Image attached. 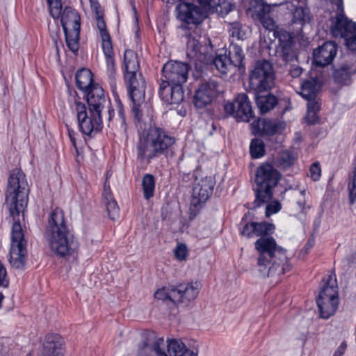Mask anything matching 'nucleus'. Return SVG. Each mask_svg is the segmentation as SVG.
Here are the masks:
<instances>
[{
  "instance_id": "f257e3e1",
  "label": "nucleus",
  "mask_w": 356,
  "mask_h": 356,
  "mask_svg": "<svg viewBox=\"0 0 356 356\" xmlns=\"http://www.w3.org/2000/svg\"><path fill=\"white\" fill-rule=\"evenodd\" d=\"M274 230V225L267 222H251L245 225L242 234L248 237L260 236L254 243L257 252V270L262 277L277 281L280 277L291 269L288 264L286 250L278 245L268 235Z\"/></svg>"
},
{
  "instance_id": "f03ea898",
  "label": "nucleus",
  "mask_w": 356,
  "mask_h": 356,
  "mask_svg": "<svg viewBox=\"0 0 356 356\" xmlns=\"http://www.w3.org/2000/svg\"><path fill=\"white\" fill-rule=\"evenodd\" d=\"M46 239L51 252L62 258L72 256L78 248V243L70 232L63 211L59 208L51 213Z\"/></svg>"
},
{
  "instance_id": "7ed1b4c3",
  "label": "nucleus",
  "mask_w": 356,
  "mask_h": 356,
  "mask_svg": "<svg viewBox=\"0 0 356 356\" xmlns=\"http://www.w3.org/2000/svg\"><path fill=\"white\" fill-rule=\"evenodd\" d=\"M189 71L188 64L169 61L163 67L164 79L160 85L159 94L168 104H179L184 100V91L181 85L187 79Z\"/></svg>"
},
{
  "instance_id": "20e7f679",
  "label": "nucleus",
  "mask_w": 356,
  "mask_h": 356,
  "mask_svg": "<svg viewBox=\"0 0 356 356\" xmlns=\"http://www.w3.org/2000/svg\"><path fill=\"white\" fill-rule=\"evenodd\" d=\"M175 139L163 129L153 127L143 131L136 145L137 157L144 163H149L169 149Z\"/></svg>"
},
{
  "instance_id": "39448f33",
  "label": "nucleus",
  "mask_w": 356,
  "mask_h": 356,
  "mask_svg": "<svg viewBox=\"0 0 356 356\" xmlns=\"http://www.w3.org/2000/svg\"><path fill=\"white\" fill-rule=\"evenodd\" d=\"M29 186L25 175L19 170L12 171L8 179L6 202L13 218L24 212L28 202Z\"/></svg>"
},
{
  "instance_id": "423d86ee",
  "label": "nucleus",
  "mask_w": 356,
  "mask_h": 356,
  "mask_svg": "<svg viewBox=\"0 0 356 356\" xmlns=\"http://www.w3.org/2000/svg\"><path fill=\"white\" fill-rule=\"evenodd\" d=\"M200 288L201 284L197 282L184 283L158 289L154 297L167 305H177L182 303L188 305L197 297Z\"/></svg>"
},
{
  "instance_id": "0eeeda50",
  "label": "nucleus",
  "mask_w": 356,
  "mask_h": 356,
  "mask_svg": "<svg viewBox=\"0 0 356 356\" xmlns=\"http://www.w3.org/2000/svg\"><path fill=\"white\" fill-rule=\"evenodd\" d=\"M280 172L273 165L264 163L260 165L255 173L254 181L257 184V201L267 202L273 197V188L280 179Z\"/></svg>"
},
{
  "instance_id": "6e6552de",
  "label": "nucleus",
  "mask_w": 356,
  "mask_h": 356,
  "mask_svg": "<svg viewBox=\"0 0 356 356\" xmlns=\"http://www.w3.org/2000/svg\"><path fill=\"white\" fill-rule=\"evenodd\" d=\"M59 15L57 17H54L51 12L50 6L47 1L49 13L54 19H58L60 17L62 26L65 35L67 45L68 48L74 53L79 49L80 16L75 10L71 8H65L63 11L61 0H59Z\"/></svg>"
},
{
  "instance_id": "1a4fd4ad",
  "label": "nucleus",
  "mask_w": 356,
  "mask_h": 356,
  "mask_svg": "<svg viewBox=\"0 0 356 356\" xmlns=\"http://www.w3.org/2000/svg\"><path fill=\"white\" fill-rule=\"evenodd\" d=\"M72 109L76 113L80 131L88 136L98 132L102 128L103 119L107 120V116L100 113L87 109L86 105L75 97Z\"/></svg>"
},
{
  "instance_id": "9d476101",
  "label": "nucleus",
  "mask_w": 356,
  "mask_h": 356,
  "mask_svg": "<svg viewBox=\"0 0 356 356\" xmlns=\"http://www.w3.org/2000/svg\"><path fill=\"white\" fill-rule=\"evenodd\" d=\"M27 239L25 232L19 222L15 220L11 229V243L9 252V262L17 269H22L27 256Z\"/></svg>"
},
{
  "instance_id": "9b49d317",
  "label": "nucleus",
  "mask_w": 356,
  "mask_h": 356,
  "mask_svg": "<svg viewBox=\"0 0 356 356\" xmlns=\"http://www.w3.org/2000/svg\"><path fill=\"white\" fill-rule=\"evenodd\" d=\"M90 7L95 13V17L99 35L102 38V46L106 58L107 73L111 81L115 75V63L113 58V47L111 37L106 29V23L103 18V11L97 0H90Z\"/></svg>"
},
{
  "instance_id": "f8f14e48",
  "label": "nucleus",
  "mask_w": 356,
  "mask_h": 356,
  "mask_svg": "<svg viewBox=\"0 0 356 356\" xmlns=\"http://www.w3.org/2000/svg\"><path fill=\"white\" fill-rule=\"evenodd\" d=\"M215 54L209 38H202L197 34H191L187 42L186 54L196 66L209 65Z\"/></svg>"
},
{
  "instance_id": "ddd939ff",
  "label": "nucleus",
  "mask_w": 356,
  "mask_h": 356,
  "mask_svg": "<svg viewBox=\"0 0 356 356\" xmlns=\"http://www.w3.org/2000/svg\"><path fill=\"white\" fill-rule=\"evenodd\" d=\"M317 305L321 317L328 318L337 311L339 306L338 288L334 276L329 275L325 284L323 286Z\"/></svg>"
},
{
  "instance_id": "4468645a",
  "label": "nucleus",
  "mask_w": 356,
  "mask_h": 356,
  "mask_svg": "<svg viewBox=\"0 0 356 356\" xmlns=\"http://www.w3.org/2000/svg\"><path fill=\"white\" fill-rule=\"evenodd\" d=\"M249 79L250 88L257 92L270 89L275 80L272 64L266 60L256 62L250 71Z\"/></svg>"
},
{
  "instance_id": "2eb2a0df",
  "label": "nucleus",
  "mask_w": 356,
  "mask_h": 356,
  "mask_svg": "<svg viewBox=\"0 0 356 356\" xmlns=\"http://www.w3.org/2000/svg\"><path fill=\"white\" fill-rule=\"evenodd\" d=\"M336 7V15L332 18L331 32L336 38H344L345 44L348 39L353 38L356 31V24L343 15L342 0H331Z\"/></svg>"
},
{
  "instance_id": "dca6fc26",
  "label": "nucleus",
  "mask_w": 356,
  "mask_h": 356,
  "mask_svg": "<svg viewBox=\"0 0 356 356\" xmlns=\"http://www.w3.org/2000/svg\"><path fill=\"white\" fill-rule=\"evenodd\" d=\"M159 356H198L197 348H190L179 339H170L165 342L159 339L154 346Z\"/></svg>"
},
{
  "instance_id": "f3484780",
  "label": "nucleus",
  "mask_w": 356,
  "mask_h": 356,
  "mask_svg": "<svg viewBox=\"0 0 356 356\" xmlns=\"http://www.w3.org/2000/svg\"><path fill=\"white\" fill-rule=\"evenodd\" d=\"M87 102L88 108L107 116V121L110 122L114 114L111 106L109 99L106 97L103 88L98 84L93 85L87 91Z\"/></svg>"
},
{
  "instance_id": "a211bd4d",
  "label": "nucleus",
  "mask_w": 356,
  "mask_h": 356,
  "mask_svg": "<svg viewBox=\"0 0 356 356\" xmlns=\"http://www.w3.org/2000/svg\"><path fill=\"white\" fill-rule=\"evenodd\" d=\"M249 15L256 23H259L266 30L275 31L278 27L270 16V6L261 0H254L250 3Z\"/></svg>"
},
{
  "instance_id": "6ab92c4d",
  "label": "nucleus",
  "mask_w": 356,
  "mask_h": 356,
  "mask_svg": "<svg viewBox=\"0 0 356 356\" xmlns=\"http://www.w3.org/2000/svg\"><path fill=\"white\" fill-rule=\"evenodd\" d=\"M225 111L241 121L249 122L253 118L250 102L246 94L238 95L233 102H228L224 106Z\"/></svg>"
},
{
  "instance_id": "aec40b11",
  "label": "nucleus",
  "mask_w": 356,
  "mask_h": 356,
  "mask_svg": "<svg viewBox=\"0 0 356 356\" xmlns=\"http://www.w3.org/2000/svg\"><path fill=\"white\" fill-rule=\"evenodd\" d=\"M220 92L217 81L209 79L202 83L196 90L193 103L197 108H204L210 104Z\"/></svg>"
},
{
  "instance_id": "412c9836",
  "label": "nucleus",
  "mask_w": 356,
  "mask_h": 356,
  "mask_svg": "<svg viewBox=\"0 0 356 356\" xmlns=\"http://www.w3.org/2000/svg\"><path fill=\"white\" fill-rule=\"evenodd\" d=\"M274 35L278 38L276 54L286 62L296 59V53L293 49V37L285 30L278 29L273 31Z\"/></svg>"
},
{
  "instance_id": "4be33fe9",
  "label": "nucleus",
  "mask_w": 356,
  "mask_h": 356,
  "mask_svg": "<svg viewBox=\"0 0 356 356\" xmlns=\"http://www.w3.org/2000/svg\"><path fill=\"white\" fill-rule=\"evenodd\" d=\"M213 186L214 182L210 177L196 181L193 188L191 206L196 208L206 202L213 192Z\"/></svg>"
},
{
  "instance_id": "5701e85b",
  "label": "nucleus",
  "mask_w": 356,
  "mask_h": 356,
  "mask_svg": "<svg viewBox=\"0 0 356 356\" xmlns=\"http://www.w3.org/2000/svg\"><path fill=\"white\" fill-rule=\"evenodd\" d=\"M177 9L178 18L188 24L200 23L205 17L204 12L193 3L181 2Z\"/></svg>"
},
{
  "instance_id": "b1692460",
  "label": "nucleus",
  "mask_w": 356,
  "mask_h": 356,
  "mask_svg": "<svg viewBox=\"0 0 356 356\" xmlns=\"http://www.w3.org/2000/svg\"><path fill=\"white\" fill-rule=\"evenodd\" d=\"M41 356H65V341L58 334L46 335Z\"/></svg>"
},
{
  "instance_id": "393cba45",
  "label": "nucleus",
  "mask_w": 356,
  "mask_h": 356,
  "mask_svg": "<svg viewBox=\"0 0 356 356\" xmlns=\"http://www.w3.org/2000/svg\"><path fill=\"white\" fill-rule=\"evenodd\" d=\"M337 54V45L333 42H326L314 50V62L317 66L329 65Z\"/></svg>"
},
{
  "instance_id": "a878e982",
  "label": "nucleus",
  "mask_w": 356,
  "mask_h": 356,
  "mask_svg": "<svg viewBox=\"0 0 356 356\" xmlns=\"http://www.w3.org/2000/svg\"><path fill=\"white\" fill-rule=\"evenodd\" d=\"M254 127H257L255 131L257 134H266L268 136L274 135L283 130L285 124L277 120L261 119L252 123Z\"/></svg>"
},
{
  "instance_id": "bb28decb",
  "label": "nucleus",
  "mask_w": 356,
  "mask_h": 356,
  "mask_svg": "<svg viewBox=\"0 0 356 356\" xmlns=\"http://www.w3.org/2000/svg\"><path fill=\"white\" fill-rule=\"evenodd\" d=\"M284 4L291 12L294 23L303 24L309 19L308 10L304 8L302 2L299 0H289Z\"/></svg>"
},
{
  "instance_id": "cd10ccee",
  "label": "nucleus",
  "mask_w": 356,
  "mask_h": 356,
  "mask_svg": "<svg viewBox=\"0 0 356 356\" xmlns=\"http://www.w3.org/2000/svg\"><path fill=\"white\" fill-rule=\"evenodd\" d=\"M133 102L132 113L135 120L140 121L143 117V111L145 107V88L129 91Z\"/></svg>"
},
{
  "instance_id": "c85d7f7f",
  "label": "nucleus",
  "mask_w": 356,
  "mask_h": 356,
  "mask_svg": "<svg viewBox=\"0 0 356 356\" xmlns=\"http://www.w3.org/2000/svg\"><path fill=\"white\" fill-rule=\"evenodd\" d=\"M202 8L209 12L227 13L232 9L231 3L225 0H199Z\"/></svg>"
},
{
  "instance_id": "c756f323",
  "label": "nucleus",
  "mask_w": 356,
  "mask_h": 356,
  "mask_svg": "<svg viewBox=\"0 0 356 356\" xmlns=\"http://www.w3.org/2000/svg\"><path fill=\"white\" fill-rule=\"evenodd\" d=\"M124 77L137 74L140 72V64L138 55L131 50H126L124 54Z\"/></svg>"
},
{
  "instance_id": "7c9ffc66",
  "label": "nucleus",
  "mask_w": 356,
  "mask_h": 356,
  "mask_svg": "<svg viewBox=\"0 0 356 356\" xmlns=\"http://www.w3.org/2000/svg\"><path fill=\"white\" fill-rule=\"evenodd\" d=\"M355 72L356 67L353 65L343 64L334 70L333 76L337 82L347 85Z\"/></svg>"
},
{
  "instance_id": "2f4dec72",
  "label": "nucleus",
  "mask_w": 356,
  "mask_h": 356,
  "mask_svg": "<svg viewBox=\"0 0 356 356\" xmlns=\"http://www.w3.org/2000/svg\"><path fill=\"white\" fill-rule=\"evenodd\" d=\"M76 86L83 91H88L94 85L92 83V74L88 69H81L76 74Z\"/></svg>"
},
{
  "instance_id": "473e14b6",
  "label": "nucleus",
  "mask_w": 356,
  "mask_h": 356,
  "mask_svg": "<svg viewBox=\"0 0 356 356\" xmlns=\"http://www.w3.org/2000/svg\"><path fill=\"white\" fill-rule=\"evenodd\" d=\"M257 104L261 113H267L277 104V99L273 95H257Z\"/></svg>"
},
{
  "instance_id": "72a5a7b5",
  "label": "nucleus",
  "mask_w": 356,
  "mask_h": 356,
  "mask_svg": "<svg viewBox=\"0 0 356 356\" xmlns=\"http://www.w3.org/2000/svg\"><path fill=\"white\" fill-rule=\"evenodd\" d=\"M317 85L314 79L305 81L301 86L300 95L305 99L316 98L317 96Z\"/></svg>"
},
{
  "instance_id": "f704fd0d",
  "label": "nucleus",
  "mask_w": 356,
  "mask_h": 356,
  "mask_svg": "<svg viewBox=\"0 0 356 356\" xmlns=\"http://www.w3.org/2000/svg\"><path fill=\"white\" fill-rule=\"evenodd\" d=\"M209 64L215 65L216 68L222 74H225L229 70L232 65L229 59L225 55L215 56L213 55L212 60Z\"/></svg>"
},
{
  "instance_id": "c9c22d12",
  "label": "nucleus",
  "mask_w": 356,
  "mask_h": 356,
  "mask_svg": "<svg viewBox=\"0 0 356 356\" xmlns=\"http://www.w3.org/2000/svg\"><path fill=\"white\" fill-rule=\"evenodd\" d=\"M126 82L128 85L129 91L135 90L140 87L146 88L145 81L140 73L137 74L125 76Z\"/></svg>"
},
{
  "instance_id": "e433bc0d",
  "label": "nucleus",
  "mask_w": 356,
  "mask_h": 356,
  "mask_svg": "<svg viewBox=\"0 0 356 356\" xmlns=\"http://www.w3.org/2000/svg\"><path fill=\"white\" fill-rule=\"evenodd\" d=\"M250 152L254 159H259L263 156L265 154L264 143L261 139H253L250 143Z\"/></svg>"
},
{
  "instance_id": "4c0bfd02",
  "label": "nucleus",
  "mask_w": 356,
  "mask_h": 356,
  "mask_svg": "<svg viewBox=\"0 0 356 356\" xmlns=\"http://www.w3.org/2000/svg\"><path fill=\"white\" fill-rule=\"evenodd\" d=\"M244 56L241 48L237 45H232L229 49V60L235 67L242 65Z\"/></svg>"
},
{
  "instance_id": "58836bf2",
  "label": "nucleus",
  "mask_w": 356,
  "mask_h": 356,
  "mask_svg": "<svg viewBox=\"0 0 356 356\" xmlns=\"http://www.w3.org/2000/svg\"><path fill=\"white\" fill-rule=\"evenodd\" d=\"M143 189L145 199L149 200L154 195V179L152 175L147 174L143 177Z\"/></svg>"
},
{
  "instance_id": "ea45409f",
  "label": "nucleus",
  "mask_w": 356,
  "mask_h": 356,
  "mask_svg": "<svg viewBox=\"0 0 356 356\" xmlns=\"http://www.w3.org/2000/svg\"><path fill=\"white\" fill-rule=\"evenodd\" d=\"M160 338L155 339L151 343L145 344L140 350L139 356H159L154 348Z\"/></svg>"
},
{
  "instance_id": "a19ab883",
  "label": "nucleus",
  "mask_w": 356,
  "mask_h": 356,
  "mask_svg": "<svg viewBox=\"0 0 356 356\" xmlns=\"http://www.w3.org/2000/svg\"><path fill=\"white\" fill-rule=\"evenodd\" d=\"M175 257L179 261H184L188 255V251L186 245L183 243L177 245L174 250Z\"/></svg>"
},
{
  "instance_id": "79ce46f5",
  "label": "nucleus",
  "mask_w": 356,
  "mask_h": 356,
  "mask_svg": "<svg viewBox=\"0 0 356 356\" xmlns=\"http://www.w3.org/2000/svg\"><path fill=\"white\" fill-rule=\"evenodd\" d=\"M230 32L231 35L238 40H243L245 38L246 33L240 24H234L230 29Z\"/></svg>"
},
{
  "instance_id": "37998d69",
  "label": "nucleus",
  "mask_w": 356,
  "mask_h": 356,
  "mask_svg": "<svg viewBox=\"0 0 356 356\" xmlns=\"http://www.w3.org/2000/svg\"><path fill=\"white\" fill-rule=\"evenodd\" d=\"M108 214L112 220H115L118 213V207L115 200L105 202Z\"/></svg>"
},
{
  "instance_id": "c03bdc74",
  "label": "nucleus",
  "mask_w": 356,
  "mask_h": 356,
  "mask_svg": "<svg viewBox=\"0 0 356 356\" xmlns=\"http://www.w3.org/2000/svg\"><path fill=\"white\" fill-rule=\"evenodd\" d=\"M321 175V170L319 163H313L309 168V177L314 181L319 179Z\"/></svg>"
},
{
  "instance_id": "a18cd8bd",
  "label": "nucleus",
  "mask_w": 356,
  "mask_h": 356,
  "mask_svg": "<svg viewBox=\"0 0 356 356\" xmlns=\"http://www.w3.org/2000/svg\"><path fill=\"white\" fill-rule=\"evenodd\" d=\"M281 209V205L277 201H274L266 206V216L269 217L270 215L277 213Z\"/></svg>"
},
{
  "instance_id": "49530a36",
  "label": "nucleus",
  "mask_w": 356,
  "mask_h": 356,
  "mask_svg": "<svg viewBox=\"0 0 356 356\" xmlns=\"http://www.w3.org/2000/svg\"><path fill=\"white\" fill-rule=\"evenodd\" d=\"M294 161L293 156L288 152H284L280 156V162L284 167H288L293 164Z\"/></svg>"
},
{
  "instance_id": "de8ad7c7",
  "label": "nucleus",
  "mask_w": 356,
  "mask_h": 356,
  "mask_svg": "<svg viewBox=\"0 0 356 356\" xmlns=\"http://www.w3.org/2000/svg\"><path fill=\"white\" fill-rule=\"evenodd\" d=\"M103 197L105 200V202L107 201H111L114 200L113 197V194L111 191L110 185L108 182V177H106V179L104 183V192H103Z\"/></svg>"
},
{
  "instance_id": "09e8293b",
  "label": "nucleus",
  "mask_w": 356,
  "mask_h": 356,
  "mask_svg": "<svg viewBox=\"0 0 356 356\" xmlns=\"http://www.w3.org/2000/svg\"><path fill=\"white\" fill-rule=\"evenodd\" d=\"M307 109H311L312 111H318L320 109V100L318 98H317V96L316 98H312L311 99H307Z\"/></svg>"
},
{
  "instance_id": "8fccbe9b",
  "label": "nucleus",
  "mask_w": 356,
  "mask_h": 356,
  "mask_svg": "<svg viewBox=\"0 0 356 356\" xmlns=\"http://www.w3.org/2000/svg\"><path fill=\"white\" fill-rule=\"evenodd\" d=\"M52 15L57 17L59 15L60 2L59 0H48Z\"/></svg>"
},
{
  "instance_id": "3c124183",
  "label": "nucleus",
  "mask_w": 356,
  "mask_h": 356,
  "mask_svg": "<svg viewBox=\"0 0 356 356\" xmlns=\"http://www.w3.org/2000/svg\"><path fill=\"white\" fill-rule=\"evenodd\" d=\"M8 284L7 272L3 265L0 262V286H6Z\"/></svg>"
},
{
  "instance_id": "603ef678",
  "label": "nucleus",
  "mask_w": 356,
  "mask_h": 356,
  "mask_svg": "<svg viewBox=\"0 0 356 356\" xmlns=\"http://www.w3.org/2000/svg\"><path fill=\"white\" fill-rule=\"evenodd\" d=\"M316 113H317V111H312L311 109H307V115L306 116V120L309 123H311V124L315 123L318 120Z\"/></svg>"
},
{
  "instance_id": "864d4df0",
  "label": "nucleus",
  "mask_w": 356,
  "mask_h": 356,
  "mask_svg": "<svg viewBox=\"0 0 356 356\" xmlns=\"http://www.w3.org/2000/svg\"><path fill=\"white\" fill-rule=\"evenodd\" d=\"M302 68L298 66H293L289 71V74L293 78H297L302 74Z\"/></svg>"
},
{
  "instance_id": "5fc2aeb1",
  "label": "nucleus",
  "mask_w": 356,
  "mask_h": 356,
  "mask_svg": "<svg viewBox=\"0 0 356 356\" xmlns=\"http://www.w3.org/2000/svg\"><path fill=\"white\" fill-rule=\"evenodd\" d=\"M347 348V344L345 341L342 342L334 352L333 356H342Z\"/></svg>"
},
{
  "instance_id": "6e6d98bb",
  "label": "nucleus",
  "mask_w": 356,
  "mask_h": 356,
  "mask_svg": "<svg viewBox=\"0 0 356 356\" xmlns=\"http://www.w3.org/2000/svg\"><path fill=\"white\" fill-rule=\"evenodd\" d=\"M305 190L302 189L300 191V198L298 200L297 203L300 206V208L303 209L305 204Z\"/></svg>"
},
{
  "instance_id": "4d7b16f0",
  "label": "nucleus",
  "mask_w": 356,
  "mask_h": 356,
  "mask_svg": "<svg viewBox=\"0 0 356 356\" xmlns=\"http://www.w3.org/2000/svg\"><path fill=\"white\" fill-rule=\"evenodd\" d=\"M118 107L119 118L120 119L121 122L122 124H124L125 120H124V116L122 105L121 104H118Z\"/></svg>"
},
{
  "instance_id": "13d9d810",
  "label": "nucleus",
  "mask_w": 356,
  "mask_h": 356,
  "mask_svg": "<svg viewBox=\"0 0 356 356\" xmlns=\"http://www.w3.org/2000/svg\"><path fill=\"white\" fill-rule=\"evenodd\" d=\"M69 134H70V138H71V140L72 142L73 143L74 145H75L74 143V138H72V135H71V133L69 131Z\"/></svg>"
},
{
  "instance_id": "bf43d9fd",
  "label": "nucleus",
  "mask_w": 356,
  "mask_h": 356,
  "mask_svg": "<svg viewBox=\"0 0 356 356\" xmlns=\"http://www.w3.org/2000/svg\"><path fill=\"white\" fill-rule=\"evenodd\" d=\"M307 245L309 246V248H312V245H313V243H312V242H311V241H309V242L308 243Z\"/></svg>"
}]
</instances>
